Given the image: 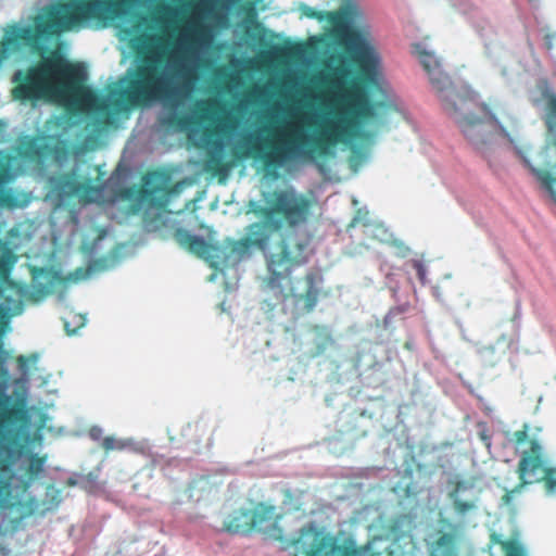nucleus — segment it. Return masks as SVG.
Wrapping results in <instances>:
<instances>
[{
    "label": "nucleus",
    "mask_w": 556,
    "mask_h": 556,
    "mask_svg": "<svg viewBox=\"0 0 556 556\" xmlns=\"http://www.w3.org/2000/svg\"><path fill=\"white\" fill-rule=\"evenodd\" d=\"M135 48L136 65L127 72L125 86L112 88L106 98L83 87L85 74L56 51L12 76V98L21 102H37L61 91L79 92L81 100L99 113L111 108L123 111L162 102L172 110L180 108L194 90L198 74L181 62L173 67L162 66L160 51L164 42L161 35L144 34L138 37Z\"/></svg>",
    "instance_id": "nucleus-1"
},
{
    "label": "nucleus",
    "mask_w": 556,
    "mask_h": 556,
    "mask_svg": "<svg viewBox=\"0 0 556 556\" xmlns=\"http://www.w3.org/2000/svg\"><path fill=\"white\" fill-rule=\"evenodd\" d=\"M351 74L346 65L334 67L330 85L340 91V106L332 118L323 123L316 136L308 137L295 119L283 121L277 126L263 128L266 136L251 142L250 154L260 160L266 170H271L308 156L307 147L324 155L330 147L356 138L362 124L379 119L389 110V104L371 101L357 80H352L346 87Z\"/></svg>",
    "instance_id": "nucleus-2"
},
{
    "label": "nucleus",
    "mask_w": 556,
    "mask_h": 556,
    "mask_svg": "<svg viewBox=\"0 0 556 556\" xmlns=\"http://www.w3.org/2000/svg\"><path fill=\"white\" fill-rule=\"evenodd\" d=\"M308 243V239L289 232L281 236L267 255L268 273L264 283L269 299L265 303L268 311L280 305L281 312L293 320L314 312L319 301L327 296L324 277L318 270H308L296 279L291 277L293 268L307 262Z\"/></svg>",
    "instance_id": "nucleus-3"
},
{
    "label": "nucleus",
    "mask_w": 556,
    "mask_h": 556,
    "mask_svg": "<svg viewBox=\"0 0 556 556\" xmlns=\"http://www.w3.org/2000/svg\"><path fill=\"white\" fill-rule=\"evenodd\" d=\"M139 0H71L47 5L31 18V25L13 24L4 29L0 39V65L11 54L23 48L43 54L46 43L71 30L84 21L99 17L102 13L124 17Z\"/></svg>",
    "instance_id": "nucleus-4"
},
{
    "label": "nucleus",
    "mask_w": 556,
    "mask_h": 556,
    "mask_svg": "<svg viewBox=\"0 0 556 556\" xmlns=\"http://www.w3.org/2000/svg\"><path fill=\"white\" fill-rule=\"evenodd\" d=\"M420 63L442 102L443 110L458 125L463 135L476 148L481 149L498 135L510 144L515 140L501 125L490 108L480 101L479 94L467 84L456 85L443 71L441 61L433 53L418 52Z\"/></svg>",
    "instance_id": "nucleus-5"
},
{
    "label": "nucleus",
    "mask_w": 556,
    "mask_h": 556,
    "mask_svg": "<svg viewBox=\"0 0 556 556\" xmlns=\"http://www.w3.org/2000/svg\"><path fill=\"white\" fill-rule=\"evenodd\" d=\"M313 202L293 188L276 189L265 198L264 205L254 208L263 220L250 224L245 236L232 243L231 252L243 254L250 248L266 252L273 236L282 228H295L307 223Z\"/></svg>",
    "instance_id": "nucleus-6"
},
{
    "label": "nucleus",
    "mask_w": 556,
    "mask_h": 556,
    "mask_svg": "<svg viewBox=\"0 0 556 556\" xmlns=\"http://www.w3.org/2000/svg\"><path fill=\"white\" fill-rule=\"evenodd\" d=\"M296 553L303 556H380L379 552L367 544L356 546L354 541L348 540L339 544L329 535H324L313 525L301 528L298 538L292 540Z\"/></svg>",
    "instance_id": "nucleus-7"
},
{
    "label": "nucleus",
    "mask_w": 556,
    "mask_h": 556,
    "mask_svg": "<svg viewBox=\"0 0 556 556\" xmlns=\"http://www.w3.org/2000/svg\"><path fill=\"white\" fill-rule=\"evenodd\" d=\"M184 182H172L169 173L162 169H152L141 177V185L137 190V200L148 208L165 211L172 200L181 193Z\"/></svg>",
    "instance_id": "nucleus-8"
},
{
    "label": "nucleus",
    "mask_w": 556,
    "mask_h": 556,
    "mask_svg": "<svg viewBox=\"0 0 556 556\" xmlns=\"http://www.w3.org/2000/svg\"><path fill=\"white\" fill-rule=\"evenodd\" d=\"M530 426L523 424L522 428L511 433L508 441L513 444L516 452H519V457L526 453L530 454L532 447L538 446V452L541 455L542 465L534 470L533 477L530 479L533 482H542L547 494L553 495L556 493V467L549 465L548 454L541 439L538 437H530Z\"/></svg>",
    "instance_id": "nucleus-9"
},
{
    "label": "nucleus",
    "mask_w": 556,
    "mask_h": 556,
    "mask_svg": "<svg viewBox=\"0 0 556 556\" xmlns=\"http://www.w3.org/2000/svg\"><path fill=\"white\" fill-rule=\"evenodd\" d=\"M344 43L365 81L371 83L379 67L380 58L371 45L367 29L352 27L344 34Z\"/></svg>",
    "instance_id": "nucleus-10"
},
{
    "label": "nucleus",
    "mask_w": 556,
    "mask_h": 556,
    "mask_svg": "<svg viewBox=\"0 0 556 556\" xmlns=\"http://www.w3.org/2000/svg\"><path fill=\"white\" fill-rule=\"evenodd\" d=\"M517 152L521 156L525 165L530 169L531 174L541 184V187L556 203V142L552 146H546L541 152V155L544 159V168L534 167L520 150Z\"/></svg>",
    "instance_id": "nucleus-11"
},
{
    "label": "nucleus",
    "mask_w": 556,
    "mask_h": 556,
    "mask_svg": "<svg viewBox=\"0 0 556 556\" xmlns=\"http://www.w3.org/2000/svg\"><path fill=\"white\" fill-rule=\"evenodd\" d=\"M218 104L217 100H199L194 104L192 115L172 113L166 117L164 123L178 130L190 129L193 126H198L210 121L211 114L216 110Z\"/></svg>",
    "instance_id": "nucleus-12"
},
{
    "label": "nucleus",
    "mask_w": 556,
    "mask_h": 556,
    "mask_svg": "<svg viewBox=\"0 0 556 556\" xmlns=\"http://www.w3.org/2000/svg\"><path fill=\"white\" fill-rule=\"evenodd\" d=\"M175 240L197 256L208 261L212 267L217 266L216 258H220L223 251L217 244L205 241L202 237L190 233L185 229H177L174 233Z\"/></svg>",
    "instance_id": "nucleus-13"
},
{
    "label": "nucleus",
    "mask_w": 556,
    "mask_h": 556,
    "mask_svg": "<svg viewBox=\"0 0 556 556\" xmlns=\"http://www.w3.org/2000/svg\"><path fill=\"white\" fill-rule=\"evenodd\" d=\"M542 465L541 455L538 452V446L531 448L530 454L526 453L522 457H519L516 472L519 478V483L511 490H507L502 497L505 505H509L516 493H520L522 489L532 483L530 480L533 477L534 470Z\"/></svg>",
    "instance_id": "nucleus-14"
},
{
    "label": "nucleus",
    "mask_w": 556,
    "mask_h": 556,
    "mask_svg": "<svg viewBox=\"0 0 556 556\" xmlns=\"http://www.w3.org/2000/svg\"><path fill=\"white\" fill-rule=\"evenodd\" d=\"M53 191L60 199H66L79 194L84 184L79 182L74 172L63 173L50 179Z\"/></svg>",
    "instance_id": "nucleus-15"
},
{
    "label": "nucleus",
    "mask_w": 556,
    "mask_h": 556,
    "mask_svg": "<svg viewBox=\"0 0 556 556\" xmlns=\"http://www.w3.org/2000/svg\"><path fill=\"white\" fill-rule=\"evenodd\" d=\"M51 150L49 144L40 143L37 138H27L18 144L16 152L23 160L39 161L49 155Z\"/></svg>",
    "instance_id": "nucleus-16"
},
{
    "label": "nucleus",
    "mask_w": 556,
    "mask_h": 556,
    "mask_svg": "<svg viewBox=\"0 0 556 556\" xmlns=\"http://www.w3.org/2000/svg\"><path fill=\"white\" fill-rule=\"evenodd\" d=\"M251 516L249 508L233 510L224 522L223 530L231 534L250 533Z\"/></svg>",
    "instance_id": "nucleus-17"
},
{
    "label": "nucleus",
    "mask_w": 556,
    "mask_h": 556,
    "mask_svg": "<svg viewBox=\"0 0 556 556\" xmlns=\"http://www.w3.org/2000/svg\"><path fill=\"white\" fill-rule=\"evenodd\" d=\"M429 556H457L455 534L441 532L432 543Z\"/></svg>",
    "instance_id": "nucleus-18"
},
{
    "label": "nucleus",
    "mask_w": 556,
    "mask_h": 556,
    "mask_svg": "<svg viewBox=\"0 0 556 556\" xmlns=\"http://www.w3.org/2000/svg\"><path fill=\"white\" fill-rule=\"evenodd\" d=\"M251 516V531H265L269 525L273 523L275 517V507L258 505L254 509H250Z\"/></svg>",
    "instance_id": "nucleus-19"
},
{
    "label": "nucleus",
    "mask_w": 556,
    "mask_h": 556,
    "mask_svg": "<svg viewBox=\"0 0 556 556\" xmlns=\"http://www.w3.org/2000/svg\"><path fill=\"white\" fill-rule=\"evenodd\" d=\"M498 545L504 552L505 556H527L522 545L516 539L503 540L502 536L495 532L490 535V546Z\"/></svg>",
    "instance_id": "nucleus-20"
},
{
    "label": "nucleus",
    "mask_w": 556,
    "mask_h": 556,
    "mask_svg": "<svg viewBox=\"0 0 556 556\" xmlns=\"http://www.w3.org/2000/svg\"><path fill=\"white\" fill-rule=\"evenodd\" d=\"M177 10L169 4L159 3L154 7L149 17L151 22L156 24L160 28H166L172 18L176 16Z\"/></svg>",
    "instance_id": "nucleus-21"
},
{
    "label": "nucleus",
    "mask_w": 556,
    "mask_h": 556,
    "mask_svg": "<svg viewBox=\"0 0 556 556\" xmlns=\"http://www.w3.org/2000/svg\"><path fill=\"white\" fill-rule=\"evenodd\" d=\"M543 97L545 99L543 119L548 132L556 136V94L546 91Z\"/></svg>",
    "instance_id": "nucleus-22"
},
{
    "label": "nucleus",
    "mask_w": 556,
    "mask_h": 556,
    "mask_svg": "<svg viewBox=\"0 0 556 556\" xmlns=\"http://www.w3.org/2000/svg\"><path fill=\"white\" fill-rule=\"evenodd\" d=\"M132 441L127 439H118L114 435H109L102 439L101 447L109 454L110 452H123L132 448Z\"/></svg>",
    "instance_id": "nucleus-23"
},
{
    "label": "nucleus",
    "mask_w": 556,
    "mask_h": 556,
    "mask_svg": "<svg viewBox=\"0 0 556 556\" xmlns=\"http://www.w3.org/2000/svg\"><path fill=\"white\" fill-rule=\"evenodd\" d=\"M299 11H300L301 17L313 18V20H317L319 22L327 20L331 23H334L338 18V13H336V12L318 11L312 7H308L307 4H301L299 7Z\"/></svg>",
    "instance_id": "nucleus-24"
},
{
    "label": "nucleus",
    "mask_w": 556,
    "mask_h": 556,
    "mask_svg": "<svg viewBox=\"0 0 556 556\" xmlns=\"http://www.w3.org/2000/svg\"><path fill=\"white\" fill-rule=\"evenodd\" d=\"M452 503L453 510L455 515L462 520L465 519L466 516L477 509V502L473 500L464 501L460 497L448 498Z\"/></svg>",
    "instance_id": "nucleus-25"
},
{
    "label": "nucleus",
    "mask_w": 556,
    "mask_h": 556,
    "mask_svg": "<svg viewBox=\"0 0 556 556\" xmlns=\"http://www.w3.org/2000/svg\"><path fill=\"white\" fill-rule=\"evenodd\" d=\"M46 459V456H38L37 454L30 455L27 467V475L29 478H36L43 471Z\"/></svg>",
    "instance_id": "nucleus-26"
},
{
    "label": "nucleus",
    "mask_w": 556,
    "mask_h": 556,
    "mask_svg": "<svg viewBox=\"0 0 556 556\" xmlns=\"http://www.w3.org/2000/svg\"><path fill=\"white\" fill-rule=\"evenodd\" d=\"M98 471H91L87 475H81L78 478V485L87 491V492H94L98 489Z\"/></svg>",
    "instance_id": "nucleus-27"
},
{
    "label": "nucleus",
    "mask_w": 556,
    "mask_h": 556,
    "mask_svg": "<svg viewBox=\"0 0 556 556\" xmlns=\"http://www.w3.org/2000/svg\"><path fill=\"white\" fill-rule=\"evenodd\" d=\"M448 498L460 497V493L469 490L471 488V483L465 480H451L448 481Z\"/></svg>",
    "instance_id": "nucleus-28"
},
{
    "label": "nucleus",
    "mask_w": 556,
    "mask_h": 556,
    "mask_svg": "<svg viewBox=\"0 0 556 556\" xmlns=\"http://www.w3.org/2000/svg\"><path fill=\"white\" fill-rule=\"evenodd\" d=\"M311 330L314 333L323 337V339H324V343L317 345L316 355L324 353L326 345L332 342L331 334L329 333L327 327L320 326V325H312Z\"/></svg>",
    "instance_id": "nucleus-29"
},
{
    "label": "nucleus",
    "mask_w": 556,
    "mask_h": 556,
    "mask_svg": "<svg viewBox=\"0 0 556 556\" xmlns=\"http://www.w3.org/2000/svg\"><path fill=\"white\" fill-rule=\"evenodd\" d=\"M412 267L416 270L417 277L421 285L427 283V267L421 260L414 258L409 262Z\"/></svg>",
    "instance_id": "nucleus-30"
},
{
    "label": "nucleus",
    "mask_w": 556,
    "mask_h": 556,
    "mask_svg": "<svg viewBox=\"0 0 556 556\" xmlns=\"http://www.w3.org/2000/svg\"><path fill=\"white\" fill-rule=\"evenodd\" d=\"M390 244L395 249V255L400 258H404L410 253L409 247L400 240H393Z\"/></svg>",
    "instance_id": "nucleus-31"
},
{
    "label": "nucleus",
    "mask_w": 556,
    "mask_h": 556,
    "mask_svg": "<svg viewBox=\"0 0 556 556\" xmlns=\"http://www.w3.org/2000/svg\"><path fill=\"white\" fill-rule=\"evenodd\" d=\"M16 257L13 254L3 255L0 260V273H9L13 267Z\"/></svg>",
    "instance_id": "nucleus-32"
},
{
    "label": "nucleus",
    "mask_w": 556,
    "mask_h": 556,
    "mask_svg": "<svg viewBox=\"0 0 556 556\" xmlns=\"http://www.w3.org/2000/svg\"><path fill=\"white\" fill-rule=\"evenodd\" d=\"M204 34V26L201 24H194L191 28L190 43H198Z\"/></svg>",
    "instance_id": "nucleus-33"
},
{
    "label": "nucleus",
    "mask_w": 556,
    "mask_h": 556,
    "mask_svg": "<svg viewBox=\"0 0 556 556\" xmlns=\"http://www.w3.org/2000/svg\"><path fill=\"white\" fill-rule=\"evenodd\" d=\"M79 323L76 325L74 329H70V323L65 319L64 320V327L67 333H75L76 330L85 325V318L83 316H79Z\"/></svg>",
    "instance_id": "nucleus-34"
},
{
    "label": "nucleus",
    "mask_w": 556,
    "mask_h": 556,
    "mask_svg": "<svg viewBox=\"0 0 556 556\" xmlns=\"http://www.w3.org/2000/svg\"><path fill=\"white\" fill-rule=\"evenodd\" d=\"M89 437L93 440V441H99L101 440L102 438V429L100 427H92L90 428L89 430Z\"/></svg>",
    "instance_id": "nucleus-35"
},
{
    "label": "nucleus",
    "mask_w": 556,
    "mask_h": 556,
    "mask_svg": "<svg viewBox=\"0 0 556 556\" xmlns=\"http://www.w3.org/2000/svg\"><path fill=\"white\" fill-rule=\"evenodd\" d=\"M432 293H433V295L435 296L437 300H439V301H443L444 300L443 299V294L441 292V287L440 286L433 287Z\"/></svg>",
    "instance_id": "nucleus-36"
},
{
    "label": "nucleus",
    "mask_w": 556,
    "mask_h": 556,
    "mask_svg": "<svg viewBox=\"0 0 556 556\" xmlns=\"http://www.w3.org/2000/svg\"><path fill=\"white\" fill-rule=\"evenodd\" d=\"M7 173V168L0 164V184H2L5 180Z\"/></svg>",
    "instance_id": "nucleus-37"
},
{
    "label": "nucleus",
    "mask_w": 556,
    "mask_h": 556,
    "mask_svg": "<svg viewBox=\"0 0 556 556\" xmlns=\"http://www.w3.org/2000/svg\"><path fill=\"white\" fill-rule=\"evenodd\" d=\"M245 11L248 15L255 17L256 13L253 3H249Z\"/></svg>",
    "instance_id": "nucleus-38"
},
{
    "label": "nucleus",
    "mask_w": 556,
    "mask_h": 556,
    "mask_svg": "<svg viewBox=\"0 0 556 556\" xmlns=\"http://www.w3.org/2000/svg\"><path fill=\"white\" fill-rule=\"evenodd\" d=\"M191 52H192V50H191V45H190V46H187V47L185 48V54H184V58H182V59H184V60H188V59L190 58V55H191Z\"/></svg>",
    "instance_id": "nucleus-39"
},
{
    "label": "nucleus",
    "mask_w": 556,
    "mask_h": 556,
    "mask_svg": "<svg viewBox=\"0 0 556 556\" xmlns=\"http://www.w3.org/2000/svg\"><path fill=\"white\" fill-rule=\"evenodd\" d=\"M439 522H440V525H442V526H446V527H448V528H451V529H454V528H455V526H454V525H452V523H451L447 519H445V518L440 519V521H439Z\"/></svg>",
    "instance_id": "nucleus-40"
},
{
    "label": "nucleus",
    "mask_w": 556,
    "mask_h": 556,
    "mask_svg": "<svg viewBox=\"0 0 556 556\" xmlns=\"http://www.w3.org/2000/svg\"><path fill=\"white\" fill-rule=\"evenodd\" d=\"M77 482H78V479L75 480V479L70 478L67 480V485H78Z\"/></svg>",
    "instance_id": "nucleus-41"
},
{
    "label": "nucleus",
    "mask_w": 556,
    "mask_h": 556,
    "mask_svg": "<svg viewBox=\"0 0 556 556\" xmlns=\"http://www.w3.org/2000/svg\"><path fill=\"white\" fill-rule=\"evenodd\" d=\"M213 161H214L216 164H218V165H219V163H220V162H219V160H217V159H214Z\"/></svg>",
    "instance_id": "nucleus-42"
}]
</instances>
